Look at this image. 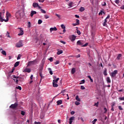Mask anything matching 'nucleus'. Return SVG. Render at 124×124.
I'll use <instances>...</instances> for the list:
<instances>
[{
	"label": "nucleus",
	"mask_w": 124,
	"mask_h": 124,
	"mask_svg": "<svg viewBox=\"0 0 124 124\" xmlns=\"http://www.w3.org/2000/svg\"><path fill=\"white\" fill-rule=\"evenodd\" d=\"M2 13L0 12V22H8V17H10L11 16V14H10L9 13L7 12L6 13V19H4L2 18V17L1 16Z\"/></svg>",
	"instance_id": "f257e3e1"
},
{
	"label": "nucleus",
	"mask_w": 124,
	"mask_h": 124,
	"mask_svg": "<svg viewBox=\"0 0 124 124\" xmlns=\"http://www.w3.org/2000/svg\"><path fill=\"white\" fill-rule=\"evenodd\" d=\"M24 12H22L21 11H17L15 14V16L16 19H20L21 18H23L24 17Z\"/></svg>",
	"instance_id": "f03ea898"
},
{
	"label": "nucleus",
	"mask_w": 124,
	"mask_h": 124,
	"mask_svg": "<svg viewBox=\"0 0 124 124\" xmlns=\"http://www.w3.org/2000/svg\"><path fill=\"white\" fill-rule=\"evenodd\" d=\"M44 64H45V63L42 62L41 63V65L40 66L39 68V75H41V73H42V71H43V68L44 67Z\"/></svg>",
	"instance_id": "7ed1b4c3"
},
{
	"label": "nucleus",
	"mask_w": 124,
	"mask_h": 124,
	"mask_svg": "<svg viewBox=\"0 0 124 124\" xmlns=\"http://www.w3.org/2000/svg\"><path fill=\"white\" fill-rule=\"evenodd\" d=\"M36 63H37V61H36V60H34L32 61L29 62L28 66H30V65H33L34 64H36Z\"/></svg>",
	"instance_id": "20e7f679"
},
{
	"label": "nucleus",
	"mask_w": 124,
	"mask_h": 124,
	"mask_svg": "<svg viewBox=\"0 0 124 124\" xmlns=\"http://www.w3.org/2000/svg\"><path fill=\"white\" fill-rule=\"evenodd\" d=\"M118 74V70H115L113 72L110 74V75L111 77V78H114V77H115L116 75Z\"/></svg>",
	"instance_id": "39448f33"
},
{
	"label": "nucleus",
	"mask_w": 124,
	"mask_h": 124,
	"mask_svg": "<svg viewBox=\"0 0 124 124\" xmlns=\"http://www.w3.org/2000/svg\"><path fill=\"white\" fill-rule=\"evenodd\" d=\"M17 30H19V33L18 34V35L19 36L23 35V34H24V31L23 30V29H22V28H18Z\"/></svg>",
	"instance_id": "423d86ee"
},
{
	"label": "nucleus",
	"mask_w": 124,
	"mask_h": 124,
	"mask_svg": "<svg viewBox=\"0 0 124 124\" xmlns=\"http://www.w3.org/2000/svg\"><path fill=\"white\" fill-rule=\"evenodd\" d=\"M17 106H18V103H15L14 104H12L10 106V108H11L12 109H16V108H17Z\"/></svg>",
	"instance_id": "0eeeda50"
},
{
	"label": "nucleus",
	"mask_w": 124,
	"mask_h": 124,
	"mask_svg": "<svg viewBox=\"0 0 124 124\" xmlns=\"http://www.w3.org/2000/svg\"><path fill=\"white\" fill-rule=\"evenodd\" d=\"M16 47L20 48V47H23V42L22 41H19L16 45Z\"/></svg>",
	"instance_id": "6e6552de"
},
{
	"label": "nucleus",
	"mask_w": 124,
	"mask_h": 124,
	"mask_svg": "<svg viewBox=\"0 0 124 124\" xmlns=\"http://www.w3.org/2000/svg\"><path fill=\"white\" fill-rule=\"evenodd\" d=\"M13 78H15V79H14V81L15 82H16V84H18V82H19V80L18 79V78H19V77H16V76L15 75H13L12 76Z\"/></svg>",
	"instance_id": "1a4fd4ad"
},
{
	"label": "nucleus",
	"mask_w": 124,
	"mask_h": 124,
	"mask_svg": "<svg viewBox=\"0 0 124 124\" xmlns=\"http://www.w3.org/2000/svg\"><path fill=\"white\" fill-rule=\"evenodd\" d=\"M69 38H70V40H71L73 42L75 40V39H76V36H75L74 35H72L69 36Z\"/></svg>",
	"instance_id": "9d476101"
},
{
	"label": "nucleus",
	"mask_w": 124,
	"mask_h": 124,
	"mask_svg": "<svg viewBox=\"0 0 124 124\" xmlns=\"http://www.w3.org/2000/svg\"><path fill=\"white\" fill-rule=\"evenodd\" d=\"M33 6L34 7V8L38 7L39 9H40L41 8V7L39 6L38 3H33Z\"/></svg>",
	"instance_id": "9b49d317"
},
{
	"label": "nucleus",
	"mask_w": 124,
	"mask_h": 124,
	"mask_svg": "<svg viewBox=\"0 0 124 124\" xmlns=\"http://www.w3.org/2000/svg\"><path fill=\"white\" fill-rule=\"evenodd\" d=\"M58 31V29H57L56 27L50 28V32H52V31Z\"/></svg>",
	"instance_id": "f8f14e48"
},
{
	"label": "nucleus",
	"mask_w": 124,
	"mask_h": 124,
	"mask_svg": "<svg viewBox=\"0 0 124 124\" xmlns=\"http://www.w3.org/2000/svg\"><path fill=\"white\" fill-rule=\"evenodd\" d=\"M34 14H36V11H32L31 13V17H32Z\"/></svg>",
	"instance_id": "ddd939ff"
},
{
	"label": "nucleus",
	"mask_w": 124,
	"mask_h": 124,
	"mask_svg": "<svg viewBox=\"0 0 124 124\" xmlns=\"http://www.w3.org/2000/svg\"><path fill=\"white\" fill-rule=\"evenodd\" d=\"M57 105H61L62 104V100H59L57 101Z\"/></svg>",
	"instance_id": "4468645a"
},
{
	"label": "nucleus",
	"mask_w": 124,
	"mask_h": 124,
	"mask_svg": "<svg viewBox=\"0 0 124 124\" xmlns=\"http://www.w3.org/2000/svg\"><path fill=\"white\" fill-rule=\"evenodd\" d=\"M53 87L54 88H58L59 87V85H58V83H52Z\"/></svg>",
	"instance_id": "2eb2a0df"
},
{
	"label": "nucleus",
	"mask_w": 124,
	"mask_h": 124,
	"mask_svg": "<svg viewBox=\"0 0 124 124\" xmlns=\"http://www.w3.org/2000/svg\"><path fill=\"white\" fill-rule=\"evenodd\" d=\"M63 53V51L62 50H59L58 49V52L57 53V55H61V54H62Z\"/></svg>",
	"instance_id": "dca6fc26"
},
{
	"label": "nucleus",
	"mask_w": 124,
	"mask_h": 124,
	"mask_svg": "<svg viewBox=\"0 0 124 124\" xmlns=\"http://www.w3.org/2000/svg\"><path fill=\"white\" fill-rule=\"evenodd\" d=\"M121 58H122V54H119L116 58V60H118V61H120V60H121Z\"/></svg>",
	"instance_id": "f3484780"
},
{
	"label": "nucleus",
	"mask_w": 124,
	"mask_h": 124,
	"mask_svg": "<svg viewBox=\"0 0 124 124\" xmlns=\"http://www.w3.org/2000/svg\"><path fill=\"white\" fill-rule=\"evenodd\" d=\"M60 80V78H58L56 79H53L52 83H58V81Z\"/></svg>",
	"instance_id": "a211bd4d"
},
{
	"label": "nucleus",
	"mask_w": 124,
	"mask_h": 124,
	"mask_svg": "<svg viewBox=\"0 0 124 124\" xmlns=\"http://www.w3.org/2000/svg\"><path fill=\"white\" fill-rule=\"evenodd\" d=\"M72 74H74L76 72V69L75 68H73L71 70Z\"/></svg>",
	"instance_id": "6ab92c4d"
},
{
	"label": "nucleus",
	"mask_w": 124,
	"mask_h": 124,
	"mask_svg": "<svg viewBox=\"0 0 124 124\" xmlns=\"http://www.w3.org/2000/svg\"><path fill=\"white\" fill-rule=\"evenodd\" d=\"M48 70L49 71V74H50V75H53V71H52V69H51V68H48Z\"/></svg>",
	"instance_id": "aec40b11"
},
{
	"label": "nucleus",
	"mask_w": 124,
	"mask_h": 124,
	"mask_svg": "<svg viewBox=\"0 0 124 124\" xmlns=\"http://www.w3.org/2000/svg\"><path fill=\"white\" fill-rule=\"evenodd\" d=\"M19 63H20V62H16L14 64L15 67H17V66L19 65Z\"/></svg>",
	"instance_id": "412c9836"
},
{
	"label": "nucleus",
	"mask_w": 124,
	"mask_h": 124,
	"mask_svg": "<svg viewBox=\"0 0 124 124\" xmlns=\"http://www.w3.org/2000/svg\"><path fill=\"white\" fill-rule=\"evenodd\" d=\"M84 10H85V8L83 7H81L79 10V11H80V12H83V11H84Z\"/></svg>",
	"instance_id": "4be33fe9"
},
{
	"label": "nucleus",
	"mask_w": 124,
	"mask_h": 124,
	"mask_svg": "<svg viewBox=\"0 0 124 124\" xmlns=\"http://www.w3.org/2000/svg\"><path fill=\"white\" fill-rule=\"evenodd\" d=\"M104 75H105V76H107V69L105 68V70L104 71Z\"/></svg>",
	"instance_id": "5701e85b"
},
{
	"label": "nucleus",
	"mask_w": 124,
	"mask_h": 124,
	"mask_svg": "<svg viewBox=\"0 0 124 124\" xmlns=\"http://www.w3.org/2000/svg\"><path fill=\"white\" fill-rule=\"evenodd\" d=\"M88 78H89L91 81V82L92 83H93V78H92V77H91V76H87Z\"/></svg>",
	"instance_id": "b1692460"
},
{
	"label": "nucleus",
	"mask_w": 124,
	"mask_h": 124,
	"mask_svg": "<svg viewBox=\"0 0 124 124\" xmlns=\"http://www.w3.org/2000/svg\"><path fill=\"white\" fill-rule=\"evenodd\" d=\"M6 36H7V37H9V38H11V37L9 35V32H8V31H7V32L6 33Z\"/></svg>",
	"instance_id": "393cba45"
},
{
	"label": "nucleus",
	"mask_w": 124,
	"mask_h": 124,
	"mask_svg": "<svg viewBox=\"0 0 124 124\" xmlns=\"http://www.w3.org/2000/svg\"><path fill=\"white\" fill-rule=\"evenodd\" d=\"M76 100H77V101H81V99H80L79 98V96H78V95H77L76 96Z\"/></svg>",
	"instance_id": "a878e982"
},
{
	"label": "nucleus",
	"mask_w": 124,
	"mask_h": 124,
	"mask_svg": "<svg viewBox=\"0 0 124 124\" xmlns=\"http://www.w3.org/2000/svg\"><path fill=\"white\" fill-rule=\"evenodd\" d=\"M40 9L42 13H43L44 14H45V13H46V11H45V10H44V9H42L41 8Z\"/></svg>",
	"instance_id": "bb28decb"
},
{
	"label": "nucleus",
	"mask_w": 124,
	"mask_h": 124,
	"mask_svg": "<svg viewBox=\"0 0 124 124\" xmlns=\"http://www.w3.org/2000/svg\"><path fill=\"white\" fill-rule=\"evenodd\" d=\"M107 82H108V83H111V79H110L109 77L107 78Z\"/></svg>",
	"instance_id": "cd10ccee"
},
{
	"label": "nucleus",
	"mask_w": 124,
	"mask_h": 124,
	"mask_svg": "<svg viewBox=\"0 0 124 124\" xmlns=\"http://www.w3.org/2000/svg\"><path fill=\"white\" fill-rule=\"evenodd\" d=\"M68 6H70V7H72L73 5V2H70L68 4Z\"/></svg>",
	"instance_id": "c85d7f7f"
},
{
	"label": "nucleus",
	"mask_w": 124,
	"mask_h": 124,
	"mask_svg": "<svg viewBox=\"0 0 124 124\" xmlns=\"http://www.w3.org/2000/svg\"><path fill=\"white\" fill-rule=\"evenodd\" d=\"M76 24H77V25L78 26V25H80V20H79V19H76Z\"/></svg>",
	"instance_id": "c756f323"
},
{
	"label": "nucleus",
	"mask_w": 124,
	"mask_h": 124,
	"mask_svg": "<svg viewBox=\"0 0 124 124\" xmlns=\"http://www.w3.org/2000/svg\"><path fill=\"white\" fill-rule=\"evenodd\" d=\"M1 54H2V55L4 56H6V52L5 50H2L1 51Z\"/></svg>",
	"instance_id": "7c9ffc66"
},
{
	"label": "nucleus",
	"mask_w": 124,
	"mask_h": 124,
	"mask_svg": "<svg viewBox=\"0 0 124 124\" xmlns=\"http://www.w3.org/2000/svg\"><path fill=\"white\" fill-rule=\"evenodd\" d=\"M77 43L78 45H83V44L82 42H81V41H78Z\"/></svg>",
	"instance_id": "2f4dec72"
},
{
	"label": "nucleus",
	"mask_w": 124,
	"mask_h": 124,
	"mask_svg": "<svg viewBox=\"0 0 124 124\" xmlns=\"http://www.w3.org/2000/svg\"><path fill=\"white\" fill-rule=\"evenodd\" d=\"M82 84H85V79H83L79 83V85H82Z\"/></svg>",
	"instance_id": "473e14b6"
},
{
	"label": "nucleus",
	"mask_w": 124,
	"mask_h": 124,
	"mask_svg": "<svg viewBox=\"0 0 124 124\" xmlns=\"http://www.w3.org/2000/svg\"><path fill=\"white\" fill-rule=\"evenodd\" d=\"M16 89H17V90H19V91L22 90V87H21V86H19L16 87Z\"/></svg>",
	"instance_id": "72a5a7b5"
},
{
	"label": "nucleus",
	"mask_w": 124,
	"mask_h": 124,
	"mask_svg": "<svg viewBox=\"0 0 124 124\" xmlns=\"http://www.w3.org/2000/svg\"><path fill=\"white\" fill-rule=\"evenodd\" d=\"M96 122H97V119H94L93 121H92V124H95Z\"/></svg>",
	"instance_id": "f704fd0d"
},
{
	"label": "nucleus",
	"mask_w": 124,
	"mask_h": 124,
	"mask_svg": "<svg viewBox=\"0 0 124 124\" xmlns=\"http://www.w3.org/2000/svg\"><path fill=\"white\" fill-rule=\"evenodd\" d=\"M61 27L62 29L63 30L65 29V26H64V25H63V24H62L61 25Z\"/></svg>",
	"instance_id": "c9c22d12"
},
{
	"label": "nucleus",
	"mask_w": 124,
	"mask_h": 124,
	"mask_svg": "<svg viewBox=\"0 0 124 124\" xmlns=\"http://www.w3.org/2000/svg\"><path fill=\"white\" fill-rule=\"evenodd\" d=\"M25 72L30 73L31 72V69H26Z\"/></svg>",
	"instance_id": "e433bc0d"
},
{
	"label": "nucleus",
	"mask_w": 124,
	"mask_h": 124,
	"mask_svg": "<svg viewBox=\"0 0 124 124\" xmlns=\"http://www.w3.org/2000/svg\"><path fill=\"white\" fill-rule=\"evenodd\" d=\"M38 24L39 25H40L41 24H42V20L41 19H39L38 21Z\"/></svg>",
	"instance_id": "4c0bfd02"
},
{
	"label": "nucleus",
	"mask_w": 124,
	"mask_h": 124,
	"mask_svg": "<svg viewBox=\"0 0 124 124\" xmlns=\"http://www.w3.org/2000/svg\"><path fill=\"white\" fill-rule=\"evenodd\" d=\"M21 57H22V55H21V54H18L17 60H20L21 59Z\"/></svg>",
	"instance_id": "58836bf2"
},
{
	"label": "nucleus",
	"mask_w": 124,
	"mask_h": 124,
	"mask_svg": "<svg viewBox=\"0 0 124 124\" xmlns=\"http://www.w3.org/2000/svg\"><path fill=\"white\" fill-rule=\"evenodd\" d=\"M21 115H22V116H25L26 112L24 111H21Z\"/></svg>",
	"instance_id": "ea45409f"
},
{
	"label": "nucleus",
	"mask_w": 124,
	"mask_h": 124,
	"mask_svg": "<svg viewBox=\"0 0 124 124\" xmlns=\"http://www.w3.org/2000/svg\"><path fill=\"white\" fill-rule=\"evenodd\" d=\"M115 2L116 4H119L120 3V0H115Z\"/></svg>",
	"instance_id": "a19ab883"
},
{
	"label": "nucleus",
	"mask_w": 124,
	"mask_h": 124,
	"mask_svg": "<svg viewBox=\"0 0 124 124\" xmlns=\"http://www.w3.org/2000/svg\"><path fill=\"white\" fill-rule=\"evenodd\" d=\"M77 33H78V35H80V34H81V32L80 31H79V30H77Z\"/></svg>",
	"instance_id": "79ce46f5"
},
{
	"label": "nucleus",
	"mask_w": 124,
	"mask_h": 124,
	"mask_svg": "<svg viewBox=\"0 0 124 124\" xmlns=\"http://www.w3.org/2000/svg\"><path fill=\"white\" fill-rule=\"evenodd\" d=\"M75 104L76 105H80V102H78V101H76L75 102Z\"/></svg>",
	"instance_id": "37998d69"
},
{
	"label": "nucleus",
	"mask_w": 124,
	"mask_h": 124,
	"mask_svg": "<svg viewBox=\"0 0 124 124\" xmlns=\"http://www.w3.org/2000/svg\"><path fill=\"white\" fill-rule=\"evenodd\" d=\"M99 103V102H97V103L94 104V106H96V107H98V104Z\"/></svg>",
	"instance_id": "c03bdc74"
},
{
	"label": "nucleus",
	"mask_w": 124,
	"mask_h": 124,
	"mask_svg": "<svg viewBox=\"0 0 124 124\" xmlns=\"http://www.w3.org/2000/svg\"><path fill=\"white\" fill-rule=\"evenodd\" d=\"M118 108H119V110H120V111L124 110V109L123 108H122V106H119Z\"/></svg>",
	"instance_id": "a18cd8bd"
},
{
	"label": "nucleus",
	"mask_w": 124,
	"mask_h": 124,
	"mask_svg": "<svg viewBox=\"0 0 124 124\" xmlns=\"http://www.w3.org/2000/svg\"><path fill=\"white\" fill-rule=\"evenodd\" d=\"M19 81H20V82H23V81H24V78H19Z\"/></svg>",
	"instance_id": "49530a36"
},
{
	"label": "nucleus",
	"mask_w": 124,
	"mask_h": 124,
	"mask_svg": "<svg viewBox=\"0 0 124 124\" xmlns=\"http://www.w3.org/2000/svg\"><path fill=\"white\" fill-rule=\"evenodd\" d=\"M119 99H120L121 101H124V96L123 97H119Z\"/></svg>",
	"instance_id": "de8ad7c7"
},
{
	"label": "nucleus",
	"mask_w": 124,
	"mask_h": 124,
	"mask_svg": "<svg viewBox=\"0 0 124 124\" xmlns=\"http://www.w3.org/2000/svg\"><path fill=\"white\" fill-rule=\"evenodd\" d=\"M103 14H104V12L103 11H101L99 13V15H102Z\"/></svg>",
	"instance_id": "09e8293b"
},
{
	"label": "nucleus",
	"mask_w": 124,
	"mask_h": 124,
	"mask_svg": "<svg viewBox=\"0 0 124 124\" xmlns=\"http://www.w3.org/2000/svg\"><path fill=\"white\" fill-rule=\"evenodd\" d=\"M85 89H86V88H85V86H83V85H81V86H80V89H81V90H85Z\"/></svg>",
	"instance_id": "8fccbe9b"
},
{
	"label": "nucleus",
	"mask_w": 124,
	"mask_h": 124,
	"mask_svg": "<svg viewBox=\"0 0 124 124\" xmlns=\"http://www.w3.org/2000/svg\"><path fill=\"white\" fill-rule=\"evenodd\" d=\"M60 63V61H56V62H55L54 64H59Z\"/></svg>",
	"instance_id": "3c124183"
},
{
	"label": "nucleus",
	"mask_w": 124,
	"mask_h": 124,
	"mask_svg": "<svg viewBox=\"0 0 124 124\" xmlns=\"http://www.w3.org/2000/svg\"><path fill=\"white\" fill-rule=\"evenodd\" d=\"M89 45V44L88 43L85 44L83 46H82V47H86Z\"/></svg>",
	"instance_id": "603ef678"
},
{
	"label": "nucleus",
	"mask_w": 124,
	"mask_h": 124,
	"mask_svg": "<svg viewBox=\"0 0 124 124\" xmlns=\"http://www.w3.org/2000/svg\"><path fill=\"white\" fill-rule=\"evenodd\" d=\"M40 77H41V80H40V81H41V80H42V78H44V77H43V76H42V73H41V75H40Z\"/></svg>",
	"instance_id": "864d4df0"
},
{
	"label": "nucleus",
	"mask_w": 124,
	"mask_h": 124,
	"mask_svg": "<svg viewBox=\"0 0 124 124\" xmlns=\"http://www.w3.org/2000/svg\"><path fill=\"white\" fill-rule=\"evenodd\" d=\"M44 17H45V19H48V18H49V16H48V15H45L44 16Z\"/></svg>",
	"instance_id": "5fc2aeb1"
},
{
	"label": "nucleus",
	"mask_w": 124,
	"mask_h": 124,
	"mask_svg": "<svg viewBox=\"0 0 124 124\" xmlns=\"http://www.w3.org/2000/svg\"><path fill=\"white\" fill-rule=\"evenodd\" d=\"M75 117H72L69 119V121H73L74 120Z\"/></svg>",
	"instance_id": "6e6d98bb"
},
{
	"label": "nucleus",
	"mask_w": 124,
	"mask_h": 124,
	"mask_svg": "<svg viewBox=\"0 0 124 124\" xmlns=\"http://www.w3.org/2000/svg\"><path fill=\"white\" fill-rule=\"evenodd\" d=\"M103 25L104 27H105L106 26H107V22H104L103 24Z\"/></svg>",
	"instance_id": "4d7b16f0"
},
{
	"label": "nucleus",
	"mask_w": 124,
	"mask_h": 124,
	"mask_svg": "<svg viewBox=\"0 0 124 124\" xmlns=\"http://www.w3.org/2000/svg\"><path fill=\"white\" fill-rule=\"evenodd\" d=\"M66 31L65 30V29H63V33H60V34H63V33H64V32H65Z\"/></svg>",
	"instance_id": "13d9d810"
},
{
	"label": "nucleus",
	"mask_w": 124,
	"mask_h": 124,
	"mask_svg": "<svg viewBox=\"0 0 124 124\" xmlns=\"http://www.w3.org/2000/svg\"><path fill=\"white\" fill-rule=\"evenodd\" d=\"M55 16H56L58 17V18H61V16L60 15L55 14Z\"/></svg>",
	"instance_id": "bf43d9fd"
},
{
	"label": "nucleus",
	"mask_w": 124,
	"mask_h": 124,
	"mask_svg": "<svg viewBox=\"0 0 124 124\" xmlns=\"http://www.w3.org/2000/svg\"><path fill=\"white\" fill-rule=\"evenodd\" d=\"M41 124V123L40 122H37L35 121V122H34V124Z\"/></svg>",
	"instance_id": "052dcab7"
},
{
	"label": "nucleus",
	"mask_w": 124,
	"mask_h": 124,
	"mask_svg": "<svg viewBox=\"0 0 124 124\" xmlns=\"http://www.w3.org/2000/svg\"><path fill=\"white\" fill-rule=\"evenodd\" d=\"M48 60L51 62H53V58L52 57H50Z\"/></svg>",
	"instance_id": "680f3d73"
},
{
	"label": "nucleus",
	"mask_w": 124,
	"mask_h": 124,
	"mask_svg": "<svg viewBox=\"0 0 124 124\" xmlns=\"http://www.w3.org/2000/svg\"><path fill=\"white\" fill-rule=\"evenodd\" d=\"M60 42H61V43H62V44H65V42H64V41H62V40H61L60 41Z\"/></svg>",
	"instance_id": "e2e57ef3"
},
{
	"label": "nucleus",
	"mask_w": 124,
	"mask_h": 124,
	"mask_svg": "<svg viewBox=\"0 0 124 124\" xmlns=\"http://www.w3.org/2000/svg\"><path fill=\"white\" fill-rule=\"evenodd\" d=\"M104 110H105L104 113H107V108H105Z\"/></svg>",
	"instance_id": "0e129e2a"
},
{
	"label": "nucleus",
	"mask_w": 124,
	"mask_h": 124,
	"mask_svg": "<svg viewBox=\"0 0 124 124\" xmlns=\"http://www.w3.org/2000/svg\"><path fill=\"white\" fill-rule=\"evenodd\" d=\"M103 6H106V2H104L102 4Z\"/></svg>",
	"instance_id": "69168bd1"
},
{
	"label": "nucleus",
	"mask_w": 124,
	"mask_h": 124,
	"mask_svg": "<svg viewBox=\"0 0 124 124\" xmlns=\"http://www.w3.org/2000/svg\"><path fill=\"white\" fill-rule=\"evenodd\" d=\"M115 106V102L112 103V104L111 105V107H114Z\"/></svg>",
	"instance_id": "338daca9"
},
{
	"label": "nucleus",
	"mask_w": 124,
	"mask_h": 124,
	"mask_svg": "<svg viewBox=\"0 0 124 124\" xmlns=\"http://www.w3.org/2000/svg\"><path fill=\"white\" fill-rule=\"evenodd\" d=\"M121 9H124V5L121 7Z\"/></svg>",
	"instance_id": "774afa93"
}]
</instances>
